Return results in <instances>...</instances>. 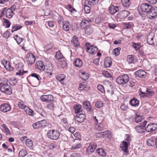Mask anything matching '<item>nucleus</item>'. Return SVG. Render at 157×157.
<instances>
[{
  "label": "nucleus",
  "instance_id": "f257e3e1",
  "mask_svg": "<svg viewBox=\"0 0 157 157\" xmlns=\"http://www.w3.org/2000/svg\"><path fill=\"white\" fill-rule=\"evenodd\" d=\"M140 8L143 12L147 13V17L148 18L154 19H155L157 15V7H152L149 4L144 3L142 4Z\"/></svg>",
  "mask_w": 157,
  "mask_h": 157
},
{
  "label": "nucleus",
  "instance_id": "f03ea898",
  "mask_svg": "<svg viewBox=\"0 0 157 157\" xmlns=\"http://www.w3.org/2000/svg\"><path fill=\"white\" fill-rule=\"evenodd\" d=\"M60 133L56 130H50L47 132L48 137L53 140H57L59 137Z\"/></svg>",
  "mask_w": 157,
  "mask_h": 157
},
{
  "label": "nucleus",
  "instance_id": "7ed1b4c3",
  "mask_svg": "<svg viewBox=\"0 0 157 157\" xmlns=\"http://www.w3.org/2000/svg\"><path fill=\"white\" fill-rule=\"evenodd\" d=\"M129 80L128 76L126 74H124L118 77L116 79L117 82L119 84H124Z\"/></svg>",
  "mask_w": 157,
  "mask_h": 157
},
{
  "label": "nucleus",
  "instance_id": "20e7f679",
  "mask_svg": "<svg viewBox=\"0 0 157 157\" xmlns=\"http://www.w3.org/2000/svg\"><path fill=\"white\" fill-rule=\"evenodd\" d=\"M1 91L3 93H5L7 94L10 95L12 93L11 87L7 84L2 85L0 88Z\"/></svg>",
  "mask_w": 157,
  "mask_h": 157
},
{
  "label": "nucleus",
  "instance_id": "39448f33",
  "mask_svg": "<svg viewBox=\"0 0 157 157\" xmlns=\"http://www.w3.org/2000/svg\"><path fill=\"white\" fill-rule=\"evenodd\" d=\"M129 13V12L128 11L125 10L122 11L115 16V17L118 20L124 19L127 17Z\"/></svg>",
  "mask_w": 157,
  "mask_h": 157
},
{
  "label": "nucleus",
  "instance_id": "423d86ee",
  "mask_svg": "<svg viewBox=\"0 0 157 157\" xmlns=\"http://www.w3.org/2000/svg\"><path fill=\"white\" fill-rule=\"evenodd\" d=\"M130 144H128L126 142L123 141L121 144L120 147L124 155H127L128 153V147Z\"/></svg>",
  "mask_w": 157,
  "mask_h": 157
},
{
  "label": "nucleus",
  "instance_id": "0eeeda50",
  "mask_svg": "<svg viewBox=\"0 0 157 157\" xmlns=\"http://www.w3.org/2000/svg\"><path fill=\"white\" fill-rule=\"evenodd\" d=\"M41 100L44 102L49 103L54 101L53 96L52 95H43L40 97Z\"/></svg>",
  "mask_w": 157,
  "mask_h": 157
},
{
  "label": "nucleus",
  "instance_id": "6e6552de",
  "mask_svg": "<svg viewBox=\"0 0 157 157\" xmlns=\"http://www.w3.org/2000/svg\"><path fill=\"white\" fill-rule=\"evenodd\" d=\"M35 56L31 53H28L26 56V60L28 62L29 65H31L33 64L35 61Z\"/></svg>",
  "mask_w": 157,
  "mask_h": 157
},
{
  "label": "nucleus",
  "instance_id": "1a4fd4ad",
  "mask_svg": "<svg viewBox=\"0 0 157 157\" xmlns=\"http://www.w3.org/2000/svg\"><path fill=\"white\" fill-rule=\"evenodd\" d=\"M147 123V121H144L142 123L140 124V125L136 126L135 129L136 132L140 133H142L144 132V128Z\"/></svg>",
  "mask_w": 157,
  "mask_h": 157
},
{
  "label": "nucleus",
  "instance_id": "9d476101",
  "mask_svg": "<svg viewBox=\"0 0 157 157\" xmlns=\"http://www.w3.org/2000/svg\"><path fill=\"white\" fill-rule=\"evenodd\" d=\"M93 19L91 18L89 19L88 18L87 19H83L80 23V27L82 29H84L87 27V26L90 24L93 20Z\"/></svg>",
  "mask_w": 157,
  "mask_h": 157
},
{
  "label": "nucleus",
  "instance_id": "9b49d317",
  "mask_svg": "<svg viewBox=\"0 0 157 157\" xmlns=\"http://www.w3.org/2000/svg\"><path fill=\"white\" fill-rule=\"evenodd\" d=\"M86 46L87 51H89V53L92 55L95 54L98 48L96 47H94L93 45L90 46L89 44H86Z\"/></svg>",
  "mask_w": 157,
  "mask_h": 157
},
{
  "label": "nucleus",
  "instance_id": "f8f14e48",
  "mask_svg": "<svg viewBox=\"0 0 157 157\" xmlns=\"http://www.w3.org/2000/svg\"><path fill=\"white\" fill-rule=\"evenodd\" d=\"M97 147V145L95 143H91L86 149V152L87 154L89 155L91 154L94 151Z\"/></svg>",
  "mask_w": 157,
  "mask_h": 157
},
{
  "label": "nucleus",
  "instance_id": "ddd939ff",
  "mask_svg": "<svg viewBox=\"0 0 157 157\" xmlns=\"http://www.w3.org/2000/svg\"><path fill=\"white\" fill-rule=\"evenodd\" d=\"M157 128V124L155 123H150L148 124L145 128L148 132H150L156 130Z\"/></svg>",
  "mask_w": 157,
  "mask_h": 157
},
{
  "label": "nucleus",
  "instance_id": "4468645a",
  "mask_svg": "<svg viewBox=\"0 0 157 157\" xmlns=\"http://www.w3.org/2000/svg\"><path fill=\"white\" fill-rule=\"evenodd\" d=\"M154 34L152 33H151L147 36V42L150 45H154Z\"/></svg>",
  "mask_w": 157,
  "mask_h": 157
},
{
  "label": "nucleus",
  "instance_id": "2eb2a0df",
  "mask_svg": "<svg viewBox=\"0 0 157 157\" xmlns=\"http://www.w3.org/2000/svg\"><path fill=\"white\" fill-rule=\"evenodd\" d=\"M11 106L7 104H4L1 105L0 110L2 112L5 113L10 110Z\"/></svg>",
  "mask_w": 157,
  "mask_h": 157
},
{
  "label": "nucleus",
  "instance_id": "dca6fc26",
  "mask_svg": "<svg viewBox=\"0 0 157 157\" xmlns=\"http://www.w3.org/2000/svg\"><path fill=\"white\" fill-rule=\"evenodd\" d=\"M85 115L82 113L78 114L75 117V120L79 122H83L85 119Z\"/></svg>",
  "mask_w": 157,
  "mask_h": 157
},
{
  "label": "nucleus",
  "instance_id": "f3484780",
  "mask_svg": "<svg viewBox=\"0 0 157 157\" xmlns=\"http://www.w3.org/2000/svg\"><path fill=\"white\" fill-rule=\"evenodd\" d=\"M135 75L139 77L145 78L146 75V72L144 70L140 69L136 71L135 73Z\"/></svg>",
  "mask_w": 157,
  "mask_h": 157
},
{
  "label": "nucleus",
  "instance_id": "a211bd4d",
  "mask_svg": "<svg viewBox=\"0 0 157 157\" xmlns=\"http://www.w3.org/2000/svg\"><path fill=\"white\" fill-rule=\"evenodd\" d=\"M112 64L111 58L110 57H107L105 58L104 62L105 67L108 68Z\"/></svg>",
  "mask_w": 157,
  "mask_h": 157
},
{
  "label": "nucleus",
  "instance_id": "6ab92c4d",
  "mask_svg": "<svg viewBox=\"0 0 157 157\" xmlns=\"http://www.w3.org/2000/svg\"><path fill=\"white\" fill-rule=\"evenodd\" d=\"M109 10L111 14H113L119 11V7L114 6H111L109 8Z\"/></svg>",
  "mask_w": 157,
  "mask_h": 157
},
{
  "label": "nucleus",
  "instance_id": "aec40b11",
  "mask_svg": "<svg viewBox=\"0 0 157 157\" xmlns=\"http://www.w3.org/2000/svg\"><path fill=\"white\" fill-rule=\"evenodd\" d=\"M99 1V0H86V3L90 6H93L94 7L98 4Z\"/></svg>",
  "mask_w": 157,
  "mask_h": 157
},
{
  "label": "nucleus",
  "instance_id": "412c9836",
  "mask_svg": "<svg viewBox=\"0 0 157 157\" xmlns=\"http://www.w3.org/2000/svg\"><path fill=\"white\" fill-rule=\"evenodd\" d=\"M36 67L40 71H43L45 69V66L41 61H39L36 62Z\"/></svg>",
  "mask_w": 157,
  "mask_h": 157
},
{
  "label": "nucleus",
  "instance_id": "4be33fe9",
  "mask_svg": "<svg viewBox=\"0 0 157 157\" xmlns=\"http://www.w3.org/2000/svg\"><path fill=\"white\" fill-rule=\"evenodd\" d=\"M53 71V67L52 64L48 65V67L46 68L45 70V72L46 74H48V75H52V71Z\"/></svg>",
  "mask_w": 157,
  "mask_h": 157
},
{
  "label": "nucleus",
  "instance_id": "5701e85b",
  "mask_svg": "<svg viewBox=\"0 0 157 157\" xmlns=\"http://www.w3.org/2000/svg\"><path fill=\"white\" fill-rule=\"evenodd\" d=\"M84 108L87 111H90L91 109V106L89 102L88 101H84L83 103Z\"/></svg>",
  "mask_w": 157,
  "mask_h": 157
},
{
  "label": "nucleus",
  "instance_id": "b1692460",
  "mask_svg": "<svg viewBox=\"0 0 157 157\" xmlns=\"http://www.w3.org/2000/svg\"><path fill=\"white\" fill-rule=\"evenodd\" d=\"M63 23L62 25L63 29L65 31H67L69 30L70 29V24L68 21H65L63 22Z\"/></svg>",
  "mask_w": 157,
  "mask_h": 157
},
{
  "label": "nucleus",
  "instance_id": "393cba45",
  "mask_svg": "<svg viewBox=\"0 0 157 157\" xmlns=\"http://www.w3.org/2000/svg\"><path fill=\"white\" fill-rule=\"evenodd\" d=\"M147 144L149 146H153L155 145V140L151 138L148 139L147 141Z\"/></svg>",
  "mask_w": 157,
  "mask_h": 157
},
{
  "label": "nucleus",
  "instance_id": "a878e982",
  "mask_svg": "<svg viewBox=\"0 0 157 157\" xmlns=\"http://www.w3.org/2000/svg\"><path fill=\"white\" fill-rule=\"evenodd\" d=\"M6 14L7 17L10 18L13 17L14 13L11 9H8L6 11Z\"/></svg>",
  "mask_w": 157,
  "mask_h": 157
},
{
  "label": "nucleus",
  "instance_id": "bb28decb",
  "mask_svg": "<svg viewBox=\"0 0 157 157\" xmlns=\"http://www.w3.org/2000/svg\"><path fill=\"white\" fill-rule=\"evenodd\" d=\"M94 7L93 6H90L89 5L86 4V0L84 2V10L86 13H89L90 12V8Z\"/></svg>",
  "mask_w": 157,
  "mask_h": 157
},
{
  "label": "nucleus",
  "instance_id": "cd10ccee",
  "mask_svg": "<svg viewBox=\"0 0 157 157\" xmlns=\"http://www.w3.org/2000/svg\"><path fill=\"white\" fill-rule=\"evenodd\" d=\"M127 60L129 63H133L136 61V59L134 58V56L132 55L128 56Z\"/></svg>",
  "mask_w": 157,
  "mask_h": 157
},
{
  "label": "nucleus",
  "instance_id": "c85d7f7f",
  "mask_svg": "<svg viewBox=\"0 0 157 157\" xmlns=\"http://www.w3.org/2000/svg\"><path fill=\"white\" fill-rule=\"evenodd\" d=\"M129 103L132 106H136L138 105L139 101L136 98H133L130 101Z\"/></svg>",
  "mask_w": 157,
  "mask_h": 157
},
{
  "label": "nucleus",
  "instance_id": "c756f323",
  "mask_svg": "<svg viewBox=\"0 0 157 157\" xmlns=\"http://www.w3.org/2000/svg\"><path fill=\"white\" fill-rule=\"evenodd\" d=\"M71 42H72L75 46L77 47L79 45V43L78 42V37L75 36H74Z\"/></svg>",
  "mask_w": 157,
  "mask_h": 157
},
{
  "label": "nucleus",
  "instance_id": "7c9ffc66",
  "mask_svg": "<svg viewBox=\"0 0 157 157\" xmlns=\"http://www.w3.org/2000/svg\"><path fill=\"white\" fill-rule=\"evenodd\" d=\"M75 65L77 67H80L82 65V62L80 59L77 58L75 61Z\"/></svg>",
  "mask_w": 157,
  "mask_h": 157
},
{
  "label": "nucleus",
  "instance_id": "2f4dec72",
  "mask_svg": "<svg viewBox=\"0 0 157 157\" xmlns=\"http://www.w3.org/2000/svg\"><path fill=\"white\" fill-rule=\"evenodd\" d=\"M25 111V112L26 114H28L29 115L33 116V115L34 112L31 109H30L28 106L26 107Z\"/></svg>",
  "mask_w": 157,
  "mask_h": 157
},
{
  "label": "nucleus",
  "instance_id": "473e14b6",
  "mask_svg": "<svg viewBox=\"0 0 157 157\" xmlns=\"http://www.w3.org/2000/svg\"><path fill=\"white\" fill-rule=\"evenodd\" d=\"M27 154L26 150L24 149L21 150L19 153V157H24Z\"/></svg>",
  "mask_w": 157,
  "mask_h": 157
},
{
  "label": "nucleus",
  "instance_id": "72a5a7b5",
  "mask_svg": "<svg viewBox=\"0 0 157 157\" xmlns=\"http://www.w3.org/2000/svg\"><path fill=\"white\" fill-rule=\"evenodd\" d=\"M65 78V75L63 74L58 75L56 77V79L61 83H62V81Z\"/></svg>",
  "mask_w": 157,
  "mask_h": 157
},
{
  "label": "nucleus",
  "instance_id": "f704fd0d",
  "mask_svg": "<svg viewBox=\"0 0 157 157\" xmlns=\"http://www.w3.org/2000/svg\"><path fill=\"white\" fill-rule=\"evenodd\" d=\"M123 5L125 7H128L130 5V0H121Z\"/></svg>",
  "mask_w": 157,
  "mask_h": 157
},
{
  "label": "nucleus",
  "instance_id": "c9c22d12",
  "mask_svg": "<svg viewBox=\"0 0 157 157\" xmlns=\"http://www.w3.org/2000/svg\"><path fill=\"white\" fill-rule=\"evenodd\" d=\"M98 153L102 156H105L106 155L105 152L103 149L99 148L97 150Z\"/></svg>",
  "mask_w": 157,
  "mask_h": 157
},
{
  "label": "nucleus",
  "instance_id": "e433bc0d",
  "mask_svg": "<svg viewBox=\"0 0 157 157\" xmlns=\"http://www.w3.org/2000/svg\"><path fill=\"white\" fill-rule=\"evenodd\" d=\"M81 106L79 104H77L74 106V109L75 110V112L76 113H78L81 112L82 111Z\"/></svg>",
  "mask_w": 157,
  "mask_h": 157
},
{
  "label": "nucleus",
  "instance_id": "4c0bfd02",
  "mask_svg": "<svg viewBox=\"0 0 157 157\" xmlns=\"http://www.w3.org/2000/svg\"><path fill=\"white\" fill-rule=\"evenodd\" d=\"M85 29V33L88 35H90L93 32L92 28H91L89 26L86 28Z\"/></svg>",
  "mask_w": 157,
  "mask_h": 157
},
{
  "label": "nucleus",
  "instance_id": "58836bf2",
  "mask_svg": "<svg viewBox=\"0 0 157 157\" xmlns=\"http://www.w3.org/2000/svg\"><path fill=\"white\" fill-rule=\"evenodd\" d=\"M143 118L142 116L137 114H136V117H135V121L137 123H138L140 122L143 120Z\"/></svg>",
  "mask_w": 157,
  "mask_h": 157
},
{
  "label": "nucleus",
  "instance_id": "ea45409f",
  "mask_svg": "<svg viewBox=\"0 0 157 157\" xmlns=\"http://www.w3.org/2000/svg\"><path fill=\"white\" fill-rule=\"evenodd\" d=\"M21 28L22 26L21 25L16 24L13 26L11 32L13 33L15 31L21 29Z\"/></svg>",
  "mask_w": 157,
  "mask_h": 157
},
{
  "label": "nucleus",
  "instance_id": "a19ab883",
  "mask_svg": "<svg viewBox=\"0 0 157 157\" xmlns=\"http://www.w3.org/2000/svg\"><path fill=\"white\" fill-rule=\"evenodd\" d=\"M81 77L82 80L85 81L89 78L88 74L85 72H82Z\"/></svg>",
  "mask_w": 157,
  "mask_h": 157
},
{
  "label": "nucleus",
  "instance_id": "79ce46f5",
  "mask_svg": "<svg viewBox=\"0 0 157 157\" xmlns=\"http://www.w3.org/2000/svg\"><path fill=\"white\" fill-rule=\"evenodd\" d=\"M96 130L98 131H102L103 130L104 127L103 124L100 123L99 124H97L96 126Z\"/></svg>",
  "mask_w": 157,
  "mask_h": 157
},
{
  "label": "nucleus",
  "instance_id": "37998d69",
  "mask_svg": "<svg viewBox=\"0 0 157 157\" xmlns=\"http://www.w3.org/2000/svg\"><path fill=\"white\" fill-rule=\"evenodd\" d=\"M89 87H86L84 85V83H80L79 84L78 89L80 90H87L89 89Z\"/></svg>",
  "mask_w": 157,
  "mask_h": 157
},
{
  "label": "nucleus",
  "instance_id": "c03bdc74",
  "mask_svg": "<svg viewBox=\"0 0 157 157\" xmlns=\"http://www.w3.org/2000/svg\"><path fill=\"white\" fill-rule=\"evenodd\" d=\"M146 92L147 93H145L144 92H143L141 91H140V94H144V96H147V94H148L150 95H152L154 93L152 91H150V90L147 89L146 90Z\"/></svg>",
  "mask_w": 157,
  "mask_h": 157
},
{
  "label": "nucleus",
  "instance_id": "a18cd8bd",
  "mask_svg": "<svg viewBox=\"0 0 157 157\" xmlns=\"http://www.w3.org/2000/svg\"><path fill=\"white\" fill-rule=\"evenodd\" d=\"M26 145L28 147H31L33 146V142L30 139H26Z\"/></svg>",
  "mask_w": 157,
  "mask_h": 157
},
{
  "label": "nucleus",
  "instance_id": "49530a36",
  "mask_svg": "<svg viewBox=\"0 0 157 157\" xmlns=\"http://www.w3.org/2000/svg\"><path fill=\"white\" fill-rule=\"evenodd\" d=\"M46 109H47L48 110H52L54 109V103L52 102H51V103L49 104H48L46 107Z\"/></svg>",
  "mask_w": 157,
  "mask_h": 157
},
{
  "label": "nucleus",
  "instance_id": "de8ad7c7",
  "mask_svg": "<svg viewBox=\"0 0 157 157\" xmlns=\"http://www.w3.org/2000/svg\"><path fill=\"white\" fill-rule=\"evenodd\" d=\"M82 147L81 143H76L74 144L71 147L72 149H77L81 148Z\"/></svg>",
  "mask_w": 157,
  "mask_h": 157
},
{
  "label": "nucleus",
  "instance_id": "09e8293b",
  "mask_svg": "<svg viewBox=\"0 0 157 157\" xmlns=\"http://www.w3.org/2000/svg\"><path fill=\"white\" fill-rule=\"evenodd\" d=\"M40 123L41 127L43 126H47L48 125V123L47 122V121L45 120H43L40 121Z\"/></svg>",
  "mask_w": 157,
  "mask_h": 157
},
{
  "label": "nucleus",
  "instance_id": "8fccbe9b",
  "mask_svg": "<svg viewBox=\"0 0 157 157\" xmlns=\"http://www.w3.org/2000/svg\"><path fill=\"white\" fill-rule=\"evenodd\" d=\"M132 46L136 50H137L139 49H140L141 47V45H140V44L139 43H133Z\"/></svg>",
  "mask_w": 157,
  "mask_h": 157
},
{
  "label": "nucleus",
  "instance_id": "3c124183",
  "mask_svg": "<svg viewBox=\"0 0 157 157\" xmlns=\"http://www.w3.org/2000/svg\"><path fill=\"white\" fill-rule=\"evenodd\" d=\"M121 50L120 48H115L113 50V54L116 56H117L119 54L120 51Z\"/></svg>",
  "mask_w": 157,
  "mask_h": 157
},
{
  "label": "nucleus",
  "instance_id": "603ef678",
  "mask_svg": "<svg viewBox=\"0 0 157 157\" xmlns=\"http://www.w3.org/2000/svg\"><path fill=\"white\" fill-rule=\"evenodd\" d=\"M33 126L35 129H37L41 127L39 121L33 124Z\"/></svg>",
  "mask_w": 157,
  "mask_h": 157
},
{
  "label": "nucleus",
  "instance_id": "864d4df0",
  "mask_svg": "<svg viewBox=\"0 0 157 157\" xmlns=\"http://www.w3.org/2000/svg\"><path fill=\"white\" fill-rule=\"evenodd\" d=\"M1 126L3 128L4 130L7 134H10V130L7 128V126L5 124L2 125Z\"/></svg>",
  "mask_w": 157,
  "mask_h": 157
},
{
  "label": "nucleus",
  "instance_id": "5fc2aeb1",
  "mask_svg": "<svg viewBox=\"0 0 157 157\" xmlns=\"http://www.w3.org/2000/svg\"><path fill=\"white\" fill-rule=\"evenodd\" d=\"M3 63L5 67L6 68H9V65H10V63L9 61H7L4 60L3 61Z\"/></svg>",
  "mask_w": 157,
  "mask_h": 157
},
{
  "label": "nucleus",
  "instance_id": "6e6d98bb",
  "mask_svg": "<svg viewBox=\"0 0 157 157\" xmlns=\"http://www.w3.org/2000/svg\"><path fill=\"white\" fill-rule=\"evenodd\" d=\"M18 106L19 108L23 109L24 110L25 109L26 107H27V106H26L24 105L23 101L20 102L18 104Z\"/></svg>",
  "mask_w": 157,
  "mask_h": 157
},
{
  "label": "nucleus",
  "instance_id": "4d7b16f0",
  "mask_svg": "<svg viewBox=\"0 0 157 157\" xmlns=\"http://www.w3.org/2000/svg\"><path fill=\"white\" fill-rule=\"evenodd\" d=\"M98 90L102 93L105 92V90L103 86L101 85H98L97 86Z\"/></svg>",
  "mask_w": 157,
  "mask_h": 157
},
{
  "label": "nucleus",
  "instance_id": "13d9d810",
  "mask_svg": "<svg viewBox=\"0 0 157 157\" xmlns=\"http://www.w3.org/2000/svg\"><path fill=\"white\" fill-rule=\"evenodd\" d=\"M63 57V55L59 51H58L56 52V58L57 59H61Z\"/></svg>",
  "mask_w": 157,
  "mask_h": 157
},
{
  "label": "nucleus",
  "instance_id": "bf43d9fd",
  "mask_svg": "<svg viewBox=\"0 0 157 157\" xmlns=\"http://www.w3.org/2000/svg\"><path fill=\"white\" fill-rule=\"evenodd\" d=\"M3 25L7 28H8L10 27V23L8 20H6L4 23H3Z\"/></svg>",
  "mask_w": 157,
  "mask_h": 157
},
{
  "label": "nucleus",
  "instance_id": "052dcab7",
  "mask_svg": "<svg viewBox=\"0 0 157 157\" xmlns=\"http://www.w3.org/2000/svg\"><path fill=\"white\" fill-rule=\"evenodd\" d=\"M103 105V103L100 101H97L95 104V106L96 107L98 108H100L102 107Z\"/></svg>",
  "mask_w": 157,
  "mask_h": 157
},
{
  "label": "nucleus",
  "instance_id": "680f3d73",
  "mask_svg": "<svg viewBox=\"0 0 157 157\" xmlns=\"http://www.w3.org/2000/svg\"><path fill=\"white\" fill-rule=\"evenodd\" d=\"M103 74L106 78H109L111 77V75L109 72L107 71H104L103 72Z\"/></svg>",
  "mask_w": 157,
  "mask_h": 157
},
{
  "label": "nucleus",
  "instance_id": "e2e57ef3",
  "mask_svg": "<svg viewBox=\"0 0 157 157\" xmlns=\"http://www.w3.org/2000/svg\"><path fill=\"white\" fill-rule=\"evenodd\" d=\"M131 141L130 136L128 135H126V138L125 139L124 141L126 142L128 144H130V142Z\"/></svg>",
  "mask_w": 157,
  "mask_h": 157
},
{
  "label": "nucleus",
  "instance_id": "0e129e2a",
  "mask_svg": "<svg viewBox=\"0 0 157 157\" xmlns=\"http://www.w3.org/2000/svg\"><path fill=\"white\" fill-rule=\"evenodd\" d=\"M65 21H63V17L60 16L59 17L58 20V22L60 24L62 25Z\"/></svg>",
  "mask_w": 157,
  "mask_h": 157
},
{
  "label": "nucleus",
  "instance_id": "69168bd1",
  "mask_svg": "<svg viewBox=\"0 0 157 157\" xmlns=\"http://www.w3.org/2000/svg\"><path fill=\"white\" fill-rule=\"evenodd\" d=\"M31 76L33 77H35L36 79L37 82H38L39 81V75H38L36 73H33L31 74Z\"/></svg>",
  "mask_w": 157,
  "mask_h": 157
},
{
  "label": "nucleus",
  "instance_id": "338daca9",
  "mask_svg": "<svg viewBox=\"0 0 157 157\" xmlns=\"http://www.w3.org/2000/svg\"><path fill=\"white\" fill-rule=\"evenodd\" d=\"M102 132L103 137L106 136H108L110 134V132L108 130Z\"/></svg>",
  "mask_w": 157,
  "mask_h": 157
},
{
  "label": "nucleus",
  "instance_id": "774afa93",
  "mask_svg": "<svg viewBox=\"0 0 157 157\" xmlns=\"http://www.w3.org/2000/svg\"><path fill=\"white\" fill-rule=\"evenodd\" d=\"M39 113L44 117H46L47 116L46 113L43 110H41V111L39 112Z\"/></svg>",
  "mask_w": 157,
  "mask_h": 157
}]
</instances>
